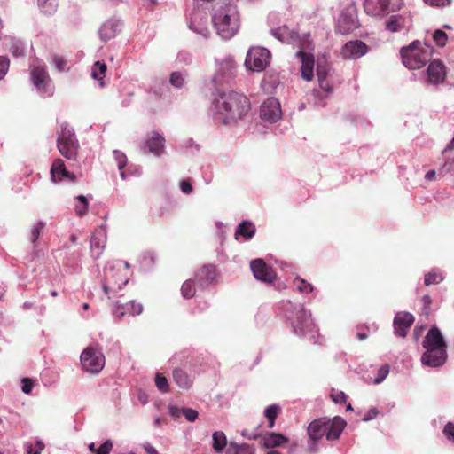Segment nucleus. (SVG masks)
Instances as JSON below:
<instances>
[{"mask_svg":"<svg viewBox=\"0 0 454 454\" xmlns=\"http://www.w3.org/2000/svg\"><path fill=\"white\" fill-rule=\"evenodd\" d=\"M348 10H350L349 16H350V18H352L353 12H355V11H356L355 1L354 0H351V4H350V6L348 7Z\"/></svg>","mask_w":454,"mask_h":454,"instance_id":"nucleus-63","label":"nucleus"},{"mask_svg":"<svg viewBox=\"0 0 454 454\" xmlns=\"http://www.w3.org/2000/svg\"><path fill=\"white\" fill-rule=\"evenodd\" d=\"M43 449L44 444L40 440L26 445L27 454H41Z\"/></svg>","mask_w":454,"mask_h":454,"instance_id":"nucleus-43","label":"nucleus"},{"mask_svg":"<svg viewBox=\"0 0 454 454\" xmlns=\"http://www.w3.org/2000/svg\"><path fill=\"white\" fill-rule=\"evenodd\" d=\"M308 434L310 439L320 440L325 434L328 441L337 440L340 436V418H322L315 419L308 427Z\"/></svg>","mask_w":454,"mask_h":454,"instance_id":"nucleus-6","label":"nucleus"},{"mask_svg":"<svg viewBox=\"0 0 454 454\" xmlns=\"http://www.w3.org/2000/svg\"><path fill=\"white\" fill-rule=\"evenodd\" d=\"M121 261L114 262L105 271L102 288L108 298L121 290L129 281L127 274L121 272Z\"/></svg>","mask_w":454,"mask_h":454,"instance_id":"nucleus-8","label":"nucleus"},{"mask_svg":"<svg viewBox=\"0 0 454 454\" xmlns=\"http://www.w3.org/2000/svg\"><path fill=\"white\" fill-rule=\"evenodd\" d=\"M51 177L52 182H74L75 176L73 173L67 170L62 160L57 159L53 161L51 168Z\"/></svg>","mask_w":454,"mask_h":454,"instance_id":"nucleus-22","label":"nucleus"},{"mask_svg":"<svg viewBox=\"0 0 454 454\" xmlns=\"http://www.w3.org/2000/svg\"><path fill=\"white\" fill-rule=\"evenodd\" d=\"M144 449L148 454H157V450L151 444L144 445Z\"/></svg>","mask_w":454,"mask_h":454,"instance_id":"nucleus-61","label":"nucleus"},{"mask_svg":"<svg viewBox=\"0 0 454 454\" xmlns=\"http://www.w3.org/2000/svg\"><path fill=\"white\" fill-rule=\"evenodd\" d=\"M173 379L176 384L184 389H189L192 385V380L182 369L176 368L173 371Z\"/></svg>","mask_w":454,"mask_h":454,"instance_id":"nucleus-28","label":"nucleus"},{"mask_svg":"<svg viewBox=\"0 0 454 454\" xmlns=\"http://www.w3.org/2000/svg\"><path fill=\"white\" fill-rule=\"evenodd\" d=\"M403 18L401 15H392L386 21V29L395 33L401 30L403 24Z\"/></svg>","mask_w":454,"mask_h":454,"instance_id":"nucleus-32","label":"nucleus"},{"mask_svg":"<svg viewBox=\"0 0 454 454\" xmlns=\"http://www.w3.org/2000/svg\"><path fill=\"white\" fill-rule=\"evenodd\" d=\"M331 398H332L333 403H339V402H340V400H339V394L332 393L331 394Z\"/></svg>","mask_w":454,"mask_h":454,"instance_id":"nucleus-64","label":"nucleus"},{"mask_svg":"<svg viewBox=\"0 0 454 454\" xmlns=\"http://www.w3.org/2000/svg\"><path fill=\"white\" fill-rule=\"evenodd\" d=\"M106 243V231L104 226L96 229L90 239V252L93 259H98Z\"/></svg>","mask_w":454,"mask_h":454,"instance_id":"nucleus-19","label":"nucleus"},{"mask_svg":"<svg viewBox=\"0 0 454 454\" xmlns=\"http://www.w3.org/2000/svg\"><path fill=\"white\" fill-rule=\"evenodd\" d=\"M155 384H156V387H158V389L160 391H161L163 393L168 392L169 387H168V380H167V378H165L161 374H160V373L156 374V376H155Z\"/></svg>","mask_w":454,"mask_h":454,"instance_id":"nucleus-47","label":"nucleus"},{"mask_svg":"<svg viewBox=\"0 0 454 454\" xmlns=\"http://www.w3.org/2000/svg\"><path fill=\"white\" fill-rule=\"evenodd\" d=\"M435 175L436 173L434 170H429L428 172L426 173L425 178L427 181H433L435 178Z\"/></svg>","mask_w":454,"mask_h":454,"instance_id":"nucleus-62","label":"nucleus"},{"mask_svg":"<svg viewBox=\"0 0 454 454\" xmlns=\"http://www.w3.org/2000/svg\"><path fill=\"white\" fill-rule=\"evenodd\" d=\"M272 35L279 41H291L296 43L298 47H300V50L295 53V56L300 59L301 63V77L305 81H311L314 77L315 61L313 55L310 52H307V51L310 50L311 45V43L309 40V35H305V37L301 40L296 32L289 30V28L286 26L273 30Z\"/></svg>","mask_w":454,"mask_h":454,"instance_id":"nucleus-3","label":"nucleus"},{"mask_svg":"<svg viewBox=\"0 0 454 454\" xmlns=\"http://www.w3.org/2000/svg\"><path fill=\"white\" fill-rule=\"evenodd\" d=\"M249 110V101L242 94L219 92L213 95L209 112L215 121L231 124L240 120Z\"/></svg>","mask_w":454,"mask_h":454,"instance_id":"nucleus-1","label":"nucleus"},{"mask_svg":"<svg viewBox=\"0 0 454 454\" xmlns=\"http://www.w3.org/2000/svg\"><path fill=\"white\" fill-rule=\"evenodd\" d=\"M145 146L156 157L165 153V138L157 131H151L145 141Z\"/></svg>","mask_w":454,"mask_h":454,"instance_id":"nucleus-20","label":"nucleus"},{"mask_svg":"<svg viewBox=\"0 0 454 454\" xmlns=\"http://www.w3.org/2000/svg\"><path fill=\"white\" fill-rule=\"evenodd\" d=\"M287 442L288 439L285 435L277 433H270L263 437V445L266 448L279 447Z\"/></svg>","mask_w":454,"mask_h":454,"instance_id":"nucleus-29","label":"nucleus"},{"mask_svg":"<svg viewBox=\"0 0 454 454\" xmlns=\"http://www.w3.org/2000/svg\"><path fill=\"white\" fill-rule=\"evenodd\" d=\"M114 157L115 161L117 162V166L120 170V176L123 180H125L127 174L125 171H123V168L127 164V157L123 153L118 150L114 151Z\"/></svg>","mask_w":454,"mask_h":454,"instance_id":"nucleus-36","label":"nucleus"},{"mask_svg":"<svg viewBox=\"0 0 454 454\" xmlns=\"http://www.w3.org/2000/svg\"><path fill=\"white\" fill-rule=\"evenodd\" d=\"M181 293L183 297L187 299L192 298L195 294L193 282L191 280L185 281L181 287Z\"/></svg>","mask_w":454,"mask_h":454,"instance_id":"nucleus-44","label":"nucleus"},{"mask_svg":"<svg viewBox=\"0 0 454 454\" xmlns=\"http://www.w3.org/2000/svg\"><path fill=\"white\" fill-rule=\"evenodd\" d=\"M318 439H310L308 442V450L309 453H316L318 450Z\"/></svg>","mask_w":454,"mask_h":454,"instance_id":"nucleus-57","label":"nucleus"},{"mask_svg":"<svg viewBox=\"0 0 454 454\" xmlns=\"http://www.w3.org/2000/svg\"><path fill=\"white\" fill-rule=\"evenodd\" d=\"M77 146L74 129L67 123L61 124L58 137L59 153L67 160H75Z\"/></svg>","mask_w":454,"mask_h":454,"instance_id":"nucleus-11","label":"nucleus"},{"mask_svg":"<svg viewBox=\"0 0 454 454\" xmlns=\"http://www.w3.org/2000/svg\"><path fill=\"white\" fill-rule=\"evenodd\" d=\"M414 319L413 315L409 312H398L394 318L395 333L400 337H405Z\"/></svg>","mask_w":454,"mask_h":454,"instance_id":"nucleus-21","label":"nucleus"},{"mask_svg":"<svg viewBox=\"0 0 454 454\" xmlns=\"http://www.w3.org/2000/svg\"><path fill=\"white\" fill-rule=\"evenodd\" d=\"M185 76L181 72H173L169 78V82L175 88H181L184 84Z\"/></svg>","mask_w":454,"mask_h":454,"instance_id":"nucleus-42","label":"nucleus"},{"mask_svg":"<svg viewBox=\"0 0 454 454\" xmlns=\"http://www.w3.org/2000/svg\"><path fill=\"white\" fill-rule=\"evenodd\" d=\"M226 454H254V448L248 444H231L227 449Z\"/></svg>","mask_w":454,"mask_h":454,"instance_id":"nucleus-35","label":"nucleus"},{"mask_svg":"<svg viewBox=\"0 0 454 454\" xmlns=\"http://www.w3.org/2000/svg\"><path fill=\"white\" fill-rule=\"evenodd\" d=\"M40 11L47 15L53 14L58 7L56 0H37Z\"/></svg>","mask_w":454,"mask_h":454,"instance_id":"nucleus-34","label":"nucleus"},{"mask_svg":"<svg viewBox=\"0 0 454 454\" xmlns=\"http://www.w3.org/2000/svg\"><path fill=\"white\" fill-rule=\"evenodd\" d=\"M9 68V59L6 57L0 56V80L4 78Z\"/></svg>","mask_w":454,"mask_h":454,"instance_id":"nucleus-52","label":"nucleus"},{"mask_svg":"<svg viewBox=\"0 0 454 454\" xmlns=\"http://www.w3.org/2000/svg\"><path fill=\"white\" fill-rule=\"evenodd\" d=\"M271 54L270 51L264 47H251L245 59L246 67L253 72H262L270 64Z\"/></svg>","mask_w":454,"mask_h":454,"instance_id":"nucleus-13","label":"nucleus"},{"mask_svg":"<svg viewBox=\"0 0 454 454\" xmlns=\"http://www.w3.org/2000/svg\"><path fill=\"white\" fill-rule=\"evenodd\" d=\"M120 29V21L117 20H109L106 21L99 28V36L101 40L106 42L114 38Z\"/></svg>","mask_w":454,"mask_h":454,"instance_id":"nucleus-26","label":"nucleus"},{"mask_svg":"<svg viewBox=\"0 0 454 454\" xmlns=\"http://www.w3.org/2000/svg\"><path fill=\"white\" fill-rule=\"evenodd\" d=\"M223 4V5L215 11L212 21L217 34L223 39H231L239 29V12L236 5L226 2Z\"/></svg>","mask_w":454,"mask_h":454,"instance_id":"nucleus-4","label":"nucleus"},{"mask_svg":"<svg viewBox=\"0 0 454 454\" xmlns=\"http://www.w3.org/2000/svg\"><path fill=\"white\" fill-rule=\"evenodd\" d=\"M425 353L421 361L431 367L442 365L447 359V344L437 327H432L426 335L423 343Z\"/></svg>","mask_w":454,"mask_h":454,"instance_id":"nucleus-5","label":"nucleus"},{"mask_svg":"<svg viewBox=\"0 0 454 454\" xmlns=\"http://www.w3.org/2000/svg\"><path fill=\"white\" fill-rule=\"evenodd\" d=\"M30 80L36 91L45 97L54 94V85L45 66L39 60H35L30 67Z\"/></svg>","mask_w":454,"mask_h":454,"instance_id":"nucleus-9","label":"nucleus"},{"mask_svg":"<svg viewBox=\"0 0 454 454\" xmlns=\"http://www.w3.org/2000/svg\"><path fill=\"white\" fill-rule=\"evenodd\" d=\"M254 277L265 283H272L276 278L275 271L262 259L253 260L250 263Z\"/></svg>","mask_w":454,"mask_h":454,"instance_id":"nucleus-17","label":"nucleus"},{"mask_svg":"<svg viewBox=\"0 0 454 454\" xmlns=\"http://www.w3.org/2000/svg\"><path fill=\"white\" fill-rule=\"evenodd\" d=\"M432 7L442 8L450 4L451 0H423Z\"/></svg>","mask_w":454,"mask_h":454,"instance_id":"nucleus-50","label":"nucleus"},{"mask_svg":"<svg viewBox=\"0 0 454 454\" xmlns=\"http://www.w3.org/2000/svg\"><path fill=\"white\" fill-rule=\"evenodd\" d=\"M442 280H443V278L441 273L432 271V272L427 273L425 276L424 283L426 286H430V285L438 284Z\"/></svg>","mask_w":454,"mask_h":454,"instance_id":"nucleus-45","label":"nucleus"},{"mask_svg":"<svg viewBox=\"0 0 454 454\" xmlns=\"http://www.w3.org/2000/svg\"><path fill=\"white\" fill-rule=\"evenodd\" d=\"M213 440V449L220 453L222 452L227 444V438L223 432L216 431L212 435Z\"/></svg>","mask_w":454,"mask_h":454,"instance_id":"nucleus-30","label":"nucleus"},{"mask_svg":"<svg viewBox=\"0 0 454 454\" xmlns=\"http://www.w3.org/2000/svg\"><path fill=\"white\" fill-rule=\"evenodd\" d=\"M282 308L293 332L298 336L308 337L317 343V328L313 322L310 310L307 309L303 304L293 303L290 301L283 302Z\"/></svg>","mask_w":454,"mask_h":454,"instance_id":"nucleus-2","label":"nucleus"},{"mask_svg":"<svg viewBox=\"0 0 454 454\" xmlns=\"http://www.w3.org/2000/svg\"><path fill=\"white\" fill-rule=\"evenodd\" d=\"M168 412L171 417L174 419L179 418L183 415V408H178L177 406L170 405L168 406Z\"/></svg>","mask_w":454,"mask_h":454,"instance_id":"nucleus-55","label":"nucleus"},{"mask_svg":"<svg viewBox=\"0 0 454 454\" xmlns=\"http://www.w3.org/2000/svg\"><path fill=\"white\" fill-rule=\"evenodd\" d=\"M330 71L328 64H322L317 60V76L319 88L313 90V96L317 105H324L325 99L333 92V86L328 79Z\"/></svg>","mask_w":454,"mask_h":454,"instance_id":"nucleus-12","label":"nucleus"},{"mask_svg":"<svg viewBox=\"0 0 454 454\" xmlns=\"http://www.w3.org/2000/svg\"><path fill=\"white\" fill-rule=\"evenodd\" d=\"M75 199L77 201L74 207L75 213L79 216H83L88 212V200L83 195H78Z\"/></svg>","mask_w":454,"mask_h":454,"instance_id":"nucleus-38","label":"nucleus"},{"mask_svg":"<svg viewBox=\"0 0 454 454\" xmlns=\"http://www.w3.org/2000/svg\"><path fill=\"white\" fill-rule=\"evenodd\" d=\"M180 188H181L182 192L185 194H189L192 191V186L191 183L188 181H182L180 183Z\"/></svg>","mask_w":454,"mask_h":454,"instance_id":"nucleus-59","label":"nucleus"},{"mask_svg":"<svg viewBox=\"0 0 454 454\" xmlns=\"http://www.w3.org/2000/svg\"><path fill=\"white\" fill-rule=\"evenodd\" d=\"M279 411H280V407L277 404H271L265 409L264 416L269 420L268 427L270 428H272L274 427L275 419H276L278 414L279 413Z\"/></svg>","mask_w":454,"mask_h":454,"instance_id":"nucleus-37","label":"nucleus"},{"mask_svg":"<svg viewBox=\"0 0 454 454\" xmlns=\"http://www.w3.org/2000/svg\"><path fill=\"white\" fill-rule=\"evenodd\" d=\"M10 51L13 56H21L24 53L25 46L24 43L16 39H11L10 46H9Z\"/></svg>","mask_w":454,"mask_h":454,"instance_id":"nucleus-41","label":"nucleus"},{"mask_svg":"<svg viewBox=\"0 0 454 454\" xmlns=\"http://www.w3.org/2000/svg\"><path fill=\"white\" fill-rule=\"evenodd\" d=\"M369 51L368 45L361 40L347 42L342 46V58L356 59L365 55Z\"/></svg>","mask_w":454,"mask_h":454,"instance_id":"nucleus-18","label":"nucleus"},{"mask_svg":"<svg viewBox=\"0 0 454 454\" xmlns=\"http://www.w3.org/2000/svg\"><path fill=\"white\" fill-rule=\"evenodd\" d=\"M106 71V65L104 62L97 61L94 63L91 70V77L100 82V85L103 86V79Z\"/></svg>","mask_w":454,"mask_h":454,"instance_id":"nucleus-33","label":"nucleus"},{"mask_svg":"<svg viewBox=\"0 0 454 454\" xmlns=\"http://www.w3.org/2000/svg\"><path fill=\"white\" fill-rule=\"evenodd\" d=\"M419 44L414 42L409 47L401 50L403 63L409 69H419L431 59L433 49L428 45L420 47Z\"/></svg>","mask_w":454,"mask_h":454,"instance_id":"nucleus-7","label":"nucleus"},{"mask_svg":"<svg viewBox=\"0 0 454 454\" xmlns=\"http://www.w3.org/2000/svg\"><path fill=\"white\" fill-rule=\"evenodd\" d=\"M52 63H53L54 67H56V69L59 72L64 71L65 67L67 66L66 60L62 57H59V56H54L52 59Z\"/></svg>","mask_w":454,"mask_h":454,"instance_id":"nucleus-51","label":"nucleus"},{"mask_svg":"<svg viewBox=\"0 0 454 454\" xmlns=\"http://www.w3.org/2000/svg\"><path fill=\"white\" fill-rule=\"evenodd\" d=\"M113 447V442L111 440H106L99 447H98L97 454H110Z\"/></svg>","mask_w":454,"mask_h":454,"instance_id":"nucleus-48","label":"nucleus"},{"mask_svg":"<svg viewBox=\"0 0 454 454\" xmlns=\"http://www.w3.org/2000/svg\"><path fill=\"white\" fill-rule=\"evenodd\" d=\"M379 414V411L376 408H371L363 418L364 421H370L375 419Z\"/></svg>","mask_w":454,"mask_h":454,"instance_id":"nucleus-56","label":"nucleus"},{"mask_svg":"<svg viewBox=\"0 0 454 454\" xmlns=\"http://www.w3.org/2000/svg\"><path fill=\"white\" fill-rule=\"evenodd\" d=\"M427 73V81L433 84L442 82L446 77L445 67L439 59H434L430 62Z\"/></svg>","mask_w":454,"mask_h":454,"instance_id":"nucleus-23","label":"nucleus"},{"mask_svg":"<svg viewBox=\"0 0 454 454\" xmlns=\"http://www.w3.org/2000/svg\"><path fill=\"white\" fill-rule=\"evenodd\" d=\"M33 386H34V383H33V381L31 380H29V379H23L22 380V387H21V388H22L23 393H25V394L31 393Z\"/></svg>","mask_w":454,"mask_h":454,"instance_id":"nucleus-54","label":"nucleus"},{"mask_svg":"<svg viewBox=\"0 0 454 454\" xmlns=\"http://www.w3.org/2000/svg\"><path fill=\"white\" fill-rule=\"evenodd\" d=\"M403 5V0H365L364 4L365 12L372 16L397 12Z\"/></svg>","mask_w":454,"mask_h":454,"instance_id":"nucleus-14","label":"nucleus"},{"mask_svg":"<svg viewBox=\"0 0 454 454\" xmlns=\"http://www.w3.org/2000/svg\"><path fill=\"white\" fill-rule=\"evenodd\" d=\"M143 311V305L137 303L135 301H130L124 305L116 303L114 314L115 317H121L124 316H136L141 314Z\"/></svg>","mask_w":454,"mask_h":454,"instance_id":"nucleus-25","label":"nucleus"},{"mask_svg":"<svg viewBox=\"0 0 454 454\" xmlns=\"http://www.w3.org/2000/svg\"><path fill=\"white\" fill-rule=\"evenodd\" d=\"M421 301L425 308L430 307L432 301L429 295L426 294L422 297Z\"/></svg>","mask_w":454,"mask_h":454,"instance_id":"nucleus-60","label":"nucleus"},{"mask_svg":"<svg viewBox=\"0 0 454 454\" xmlns=\"http://www.w3.org/2000/svg\"><path fill=\"white\" fill-rule=\"evenodd\" d=\"M216 66L213 78L216 83H222L231 78L236 69V63L233 58L230 56L216 59Z\"/></svg>","mask_w":454,"mask_h":454,"instance_id":"nucleus-16","label":"nucleus"},{"mask_svg":"<svg viewBox=\"0 0 454 454\" xmlns=\"http://www.w3.org/2000/svg\"><path fill=\"white\" fill-rule=\"evenodd\" d=\"M294 287L301 294H309L314 291V286L311 283L308 282L307 280L296 277L293 281Z\"/></svg>","mask_w":454,"mask_h":454,"instance_id":"nucleus-31","label":"nucleus"},{"mask_svg":"<svg viewBox=\"0 0 454 454\" xmlns=\"http://www.w3.org/2000/svg\"><path fill=\"white\" fill-rule=\"evenodd\" d=\"M432 37L434 42L440 47H443L448 40L447 34L441 29L435 30Z\"/></svg>","mask_w":454,"mask_h":454,"instance_id":"nucleus-46","label":"nucleus"},{"mask_svg":"<svg viewBox=\"0 0 454 454\" xmlns=\"http://www.w3.org/2000/svg\"><path fill=\"white\" fill-rule=\"evenodd\" d=\"M183 416H184L188 421L193 422L198 418V411L192 408H183Z\"/></svg>","mask_w":454,"mask_h":454,"instance_id":"nucleus-49","label":"nucleus"},{"mask_svg":"<svg viewBox=\"0 0 454 454\" xmlns=\"http://www.w3.org/2000/svg\"><path fill=\"white\" fill-rule=\"evenodd\" d=\"M80 361L82 370L90 374H98L106 364L104 354L94 346L83 349L80 356Z\"/></svg>","mask_w":454,"mask_h":454,"instance_id":"nucleus-10","label":"nucleus"},{"mask_svg":"<svg viewBox=\"0 0 454 454\" xmlns=\"http://www.w3.org/2000/svg\"><path fill=\"white\" fill-rule=\"evenodd\" d=\"M44 226H45V223H43L42 221L36 222L35 223H34L31 226L30 236H29V240L31 243H35V241L40 237V234L43 231Z\"/></svg>","mask_w":454,"mask_h":454,"instance_id":"nucleus-40","label":"nucleus"},{"mask_svg":"<svg viewBox=\"0 0 454 454\" xmlns=\"http://www.w3.org/2000/svg\"><path fill=\"white\" fill-rule=\"evenodd\" d=\"M443 432L444 434L449 437V438H452L454 440V424L451 423V422H449L444 429H443Z\"/></svg>","mask_w":454,"mask_h":454,"instance_id":"nucleus-58","label":"nucleus"},{"mask_svg":"<svg viewBox=\"0 0 454 454\" xmlns=\"http://www.w3.org/2000/svg\"><path fill=\"white\" fill-rule=\"evenodd\" d=\"M207 25V17L206 14L200 13V12H195L192 13L189 22L190 29L207 38L209 35V30Z\"/></svg>","mask_w":454,"mask_h":454,"instance_id":"nucleus-24","label":"nucleus"},{"mask_svg":"<svg viewBox=\"0 0 454 454\" xmlns=\"http://www.w3.org/2000/svg\"><path fill=\"white\" fill-rule=\"evenodd\" d=\"M255 233V226L252 222L249 221H243L241 223H239L235 231V238L236 239H239V238L241 236L245 239H250L254 237Z\"/></svg>","mask_w":454,"mask_h":454,"instance_id":"nucleus-27","label":"nucleus"},{"mask_svg":"<svg viewBox=\"0 0 454 454\" xmlns=\"http://www.w3.org/2000/svg\"><path fill=\"white\" fill-rule=\"evenodd\" d=\"M198 278L207 283L214 281L215 278V269L213 266H205L201 269Z\"/></svg>","mask_w":454,"mask_h":454,"instance_id":"nucleus-39","label":"nucleus"},{"mask_svg":"<svg viewBox=\"0 0 454 454\" xmlns=\"http://www.w3.org/2000/svg\"><path fill=\"white\" fill-rule=\"evenodd\" d=\"M388 372H389V366L387 364L381 366L380 369L379 370L380 377L375 379L374 382L377 384L380 383L387 377Z\"/></svg>","mask_w":454,"mask_h":454,"instance_id":"nucleus-53","label":"nucleus"},{"mask_svg":"<svg viewBox=\"0 0 454 454\" xmlns=\"http://www.w3.org/2000/svg\"><path fill=\"white\" fill-rule=\"evenodd\" d=\"M260 117L270 123L278 121L282 117L280 103L275 98H269L261 105Z\"/></svg>","mask_w":454,"mask_h":454,"instance_id":"nucleus-15","label":"nucleus"}]
</instances>
